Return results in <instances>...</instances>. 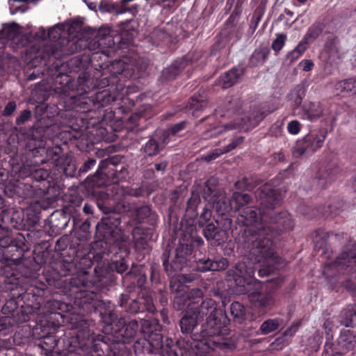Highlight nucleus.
<instances>
[{
    "instance_id": "nucleus-1",
    "label": "nucleus",
    "mask_w": 356,
    "mask_h": 356,
    "mask_svg": "<svg viewBox=\"0 0 356 356\" xmlns=\"http://www.w3.org/2000/svg\"><path fill=\"white\" fill-rule=\"evenodd\" d=\"M255 198L261 207L259 209L253 205V200L248 194L238 192L234 193L230 200L225 196L219 197L213 207L220 215L232 210L238 211L237 222L245 227L239 241L244 244L252 257L262 264V268L258 273L260 277H264L276 268L277 257L273 250L272 228L261 222L268 220L285 230L291 229L294 223L286 211L272 216L273 209L280 204V197L270 184L261 186L256 192Z\"/></svg>"
},
{
    "instance_id": "nucleus-2",
    "label": "nucleus",
    "mask_w": 356,
    "mask_h": 356,
    "mask_svg": "<svg viewBox=\"0 0 356 356\" xmlns=\"http://www.w3.org/2000/svg\"><path fill=\"white\" fill-rule=\"evenodd\" d=\"M147 343L163 356H204L210 350L223 349L229 345L224 338H213L193 343L181 339L175 346L170 339L163 341L160 334H152Z\"/></svg>"
},
{
    "instance_id": "nucleus-3",
    "label": "nucleus",
    "mask_w": 356,
    "mask_h": 356,
    "mask_svg": "<svg viewBox=\"0 0 356 356\" xmlns=\"http://www.w3.org/2000/svg\"><path fill=\"white\" fill-rule=\"evenodd\" d=\"M241 106V104L238 98H229L225 105L226 113L222 114V115L233 118L234 122L225 124L222 127H215L213 130L210 131L211 134H205L204 138L213 137L225 131L235 129H242L245 131L249 130L257 126L268 113H270V111L266 113L257 108L246 115L239 111Z\"/></svg>"
},
{
    "instance_id": "nucleus-4",
    "label": "nucleus",
    "mask_w": 356,
    "mask_h": 356,
    "mask_svg": "<svg viewBox=\"0 0 356 356\" xmlns=\"http://www.w3.org/2000/svg\"><path fill=\"white\" fill-rule=\"evenodd\" d=\"M199 320L206 318L202 325L203 337H218L226 331L225 327L228 321L226 315L216 307L212 299H206L200 305L197 313L194 314Z\"/></svg>"
},
{
    "instance_id": "nucleus-5",
    "label": "nucleus",
    "mask_w": 356,
    "mask_h": 356,
    "mask_svg": "<svg viewBox=\"0 0 356 356\" xmlns=\"http://www.w3.org/2000/svg\"><path fill=\"white\" fill-rule=\"evenodd\" d=\"M238 293H248L250 301L261 312H266L274 305L275 299L272 291H264L260 282H255L252 286L240 285Z\"/></svg>"
},
{
    "instance_id": "nucleus-6",
    "label": "nucleus",
    "mask_w": 356,
    "mask_h": 356,
    "mask_svg": "<svg viewBox=\"0 0 356 356\" xmlns=\"http://www.w3.org/2000/svg\"><path fill=\"white\" fill-rule=\"evenodd\" d=\"M193 278L191 276L178 274L172 277L170 288L176 295L174 298V305L177 309H181L186 301L190 298H199L202 296V291L200 289H193L190 291L186 283L191 282Z\"/></svg>"
},
{
    "instance_id": "nucleus-7",
    "label": "nucleus",
    "mask_w": 356,
    "mask_h": 356,
    "mask_svg": "<svg viewBox=\"0 0 356 356\" xmlns=\"http://www.w3.org/2000/svg\"><path fill=\"white\" fill-rule=\"evenodd\" d=\"M326 136L327 131L323 129L309 132L296 143L293 149V156L300 157L312 154L323 146Z\"/></svg>"
},
{
    "instance_id": "nucleus-8",
    "label": "nucleus",
    "mask_w": 356,
    "mask_h": 356,
    "mask_svg": "<svg viewBox=\"0 0 356 356\" xmlns=\"http://www.w3.org/2000/svg\"><path fill=\"white\" fill-rule=\"evenodd\" d=\"M234 273L236 293L240 285L245 284L248 288L252 286L255 282L258 281L253 277L254 269L250 261L248 264L243 261L238 262L236 265Z\"/></svg>"
},
{
    "instance_id": "nucleus-9",
    "label": "nucleus",
    "mask_w": 356,
    "mask_h": 356,
    "mask_svg": "<svg viewBox=\"0 0 356 356\" xmlns=\"http://www.w3.org/2000/svg\"><path fill=\"white\" fill-rule=\"evenodd\" d=\"M323 114V108L319 102H305L302 106L299 115L301 118L309 121L318 119Z\"/></svg>"
},
{
    "instance_id": "nucleus-10",
    "label": "nucleus",
    "mask_w": 356,
    "mask_h": 356,
    "mask_svg": "<svg viewBox=\"0 0 356 356\" xmlns=\"http://www.w3.org/2000/svg\"><path fill=\"white\" fill-rule=\"evenodd\" d=\"M243 74L242 69H232L220 76L218 84L223 88H228L237 83Z\"/></svg>"
},
{
    "instance_id": "nucleus-11",
    "label": "nucleus",
    "mask_w": 356,
    "mask_h": 356,
    "mask_svg": "<svg viewBox=\"0 0 356 356\" xmlns=\"http://www.w3.org/2000/svg\"><path fill=\"white\" fill-rule=\"evenodd\" d=\"M337 340L341 350L346 352L356 349V334L350 330H342Z\"/></svg>"
},
{
    "instance_id": "nucleus-12",
    "label": "nucleus",
    "mask_w": 356,
    "mask_h": 356,
    "mask_svg": "<svg viewBox=\"0 0 356 356\" xmlns=\"http://www.w3.org/2000/svg\"><path fill=\"white\" fill-rule=\"evenodd\" d=\"M324 54H325L327 62L330 63L335 62L340 58L338 40L337 38H332L327 40Z\"/></svg>"
},
{
    "instance_id": "nucleus-13",
    "label": "nucleus",
    "mask_w": 356,
    "mask_h": 356,
    "mask_svg": "<svg viewBox=\"0 0 356 356\" xmlns=\"http://www.w3.org/2000/svg\"><path fill=\"white\" fill-rule=\"evenodd\" d=\"M335 89L343 95H356V79L350 78L341 81L336 83Z\"/></svg>"
},
{
    "instance_id": "nucleus-14",
    "label": "nucleus",
    "mask_w": 356,
    "mask_h": 356,
    "mask_svg": "<svg viewBox=\"0 0 356 356\" xmlns=\"http://www.w3.org/2000/svg\"><path fill=\"white\" fill-rule=\"evenodd\" d=\"M243 141V137H237L236 138L234 139L232 143H230L226 147L223 149H216L213 150L211 153L206 155L204 156L205 160L207 161H211L213 159H216L221 154L224 153H227L234 148H236L238 145L242 143Z\"/></svg>"
},
{
    "instance_id": "nucleus-15",
    "label": "nucleus",
    "mask_w": 356,
    "mask_h": 356,
    "mask_svg": "<svg viewBox=\"0 0 356 356\" xmlns=\"http://www.w3.org/2000/svg\"><path fill=\"white\" fill-rule=\"evenodd\" d=\"M186 122L185 121L181 122L178 124H175L168 130L164 131L162 133L163 143L167 144L171 136H179L180 132L182 131L186 127Z\"/></svg>"
},
{
    "instance_id": "nucleus-16",
    "label": "nucleus",
    "mask_w": 356,
    "mask_h": 356,
    "mask_svg": "<svg viewBox=\"0 0 356 356\" xmlns=\"http://www.w3.org/2000/svg\"><path fill=\"white\" fill-rule=\"evenodd\" d=\"M163 137L160 139V141L156 140L154 138L149 139L144 147V152L148 156H154L157 154L161 149L163 147Z\"/></svg>"
},
{
    "instance_id": "nucleus-17",
    "label": "nucleus",
    "mask_w": 356,
    "mask_h": 356,
    "mask_svg": "<svg viewBox=\"0 0 356 356\" xmlns=\"http://www.w3.org/2000/svg\"><path fill=\"white\" fill-rule=\"evenodd\" d=\"M355 314L356 311L354 307L351 305L348 306L341 312L338 317L340 325L346 327L350 326L353 321V317Z\"/></svg>"
},
{
    "instance_id": "nucleus-18",
    "label": "nucleus",
    "mask_w": 356,
    "mask_h": 356,
    "mask_svg": "<svg viewBox=\"0 0 356 356\" xmlns=\"http://www.w3.org/2000/svg\"><path fill=\"white\" fill-rule=\"evenodd\" d=\"M198 321L199 319L197 318L196 316H193L186 314L180 321L181 332L184 333L191 332L197 325Z\"/></svg>"
},
{
    "instance_id": "nucleus-19",
    "label": "nucleus",
    "mask_w": 356,
    "mask_h": 356,
    "mask_svg": "<svg viewBox=\"0 0 356 356\" xmlns=\"http://www.w3.org/2000/svg\"><path fill=\"white\" fill-rule=\"evenodd\" d=\"M63 29V25L57 24L51 27L47 33L45 30L43 28H41L40 29L41 35H38V37H40L42 40H46L47 38L56 40L60 36Z\"/></svg>"
},
{
    "instance_id": "nucleus-20",
    "label": "nucleus",
    "mask_w": 356,
    "mask_h": 356,
    "mask_svg": "<svg viewBox=\"0 0 356 356\" xmlns=\"http://www.w3.org/2000/svg\"><path fill=\"white\" fill-rule=\"evenodd\" d=\"M280 322L281 321L279 318L268 319L262 323L260 330L264 334H269L279 327Z\"/></svg>"
},
{
    "instance_id": "nucleus-21",
    "label": "nucleus",
    "mask_w": 356,
    "mask_h": 356,
    "mask_svg": "<svg viewBox=\"0 0 356 356\" xmlns=\"http://www.w3.org/2000/svg\"><path fill=\"white\" fill-rule=\"evenodd\" d=\"M337 262L339 265L350 267L351 270H356V255L343 253L337 258Z\"/></svg>"
},
{
    "instance_id": "nucleus-22",
    "label": "nucleus",
    "mask_w": 356,
    "mask_h": 356,
    "mask_svg": "<svg viewBox=\"0 0 356 356\" xmlns=\"http://www.w3.org/2000/svg\"><path fill=\"white\" fill-rule=\"evenodd\" d=\"M227 266V261L226 259H222L219 262L211 261V260H207L203 263V266L200 267L202 271L206 270H218L219 269H224Z\"/></svg>"
},
{
    "instance_id": "nucleus-23",
    "label": "nucleus",
    "mask_w": 356,
    "mask_h": 356,
    "mask_svg": "<svg viewBox=\"0 0 356 356\" xmlns=\"http://www.w3.org/2000/svg\"><path fill=\"white\" fill-rule=\"evenodd\" d=\"M267 57V51L265 49H256L250 58V64L252 66H258L264 63Z\"/></svg>"
},
{
    "instance_id": "nucleus-24",
    "label": "nucleus",
    "mask_w": 356,
    "mask_h": 356,
    "mask_svg": "<svg viewBox=\"0 0 356 356\" xmlns=\"http://www.w3.org/2000/svg\"><path fill=\"white\" fill-rule=\"evenodd\" d=\"M231 314L233 316L234 319L238 322H241L245 315V309L243 305L238 302H234L232 303L230 306Z\"/></svg>"
},
{
    "instance_id": "nucleus-25",
    "label": "nucleus",
    "mask_w": 356,
    "mask_h": 356,
    "mask_svg": "<svg viewBox=\"0 0 356 356\" xmlns=\"http://www.w3.org/2000/svg\"><path fill=\"white\" fill-rule=\"evenodd\" d=\"M345 353L338 346V341L336 344L330 342H326L324 346L323 356H339L341 353Z\"/></svg>"
},
{
    "instance_id": "nucleus-26",
    "label": "nucleus",
    "mask_w": 356,
    "mask_h": 356,
    "mask_svg": "<svg viewBox=\"0 0 356 356\" xmlns=\"http://www.w3.org/2000/svg\"><path fill=\"white\" fill-rule=\"evenodd\" d=\"M151 213V209L147 206H143L138 209H136L134 213V220L137 222H140L144 220L147 217H148Z\"/></svg>"
},
{
    "instance_id": "nucleus-27",
    "label": "nucleus",
    "mask_w": 356,
    "mask_h": 356,
    "mask_svg": "<svg viewBox=\"0 0 356 356\" xmlns=\"http://www.w3.org/2000/svg\"><path fill=\"white\" fill-rule=\"evenodd\" d=\"M138 330V325L136 321H130L124 328V334L127 338L134 337Z\"/></svg>"
},
{
    "instance_id": "nucleus-28",
    "label": "nucleus",
    "mask_w": 356,
    "mask_h": 356,
    "mask_svg": "<svg viewBox=\"0 0 356 356\" xmlns=\"http://www.w3.org/2000/svg\"><path fill=\"white\" fill-rule=\"evenodd\" d=\"M184 247L177 248L176 249V261H174V266L175 269H181L182 264L185 263L186 259L183 254Z\"/></svg>"
},
{
    "instance_id": "nucleus-29",
    "label": "nucleus",
    "mask_w": 356,
    "mask_h": 356,
    "mask_svg": "<svg viewBox=\"0 0 356 356\" xmlns=\"http://www.w3.org/2000/svg\"><path fill=\"white\" fill-rule=\"evenodd\" d=\"M301 129V124L296 120L290 121L287 124L288 131L293 135L298 134Z\"/></svg>"
},
{
    "instance_id": "nucleus-30",
    "label": "nucleus",
    "mask_w": 356,
    "mask_h": 356,
    "mask_svg": "<svg viewBox=\"0 0 356 356\" xmlns=\"http://www.w3.org/2000/svg\"><path fill=\"white\" fill-rule=\"evenodd\" d=\"M286 41V36L283 34L279 35L273 42L272 49L275 51H279L284 46Z\"/></svg>"
},
{
    "instance_id": "nucleus-31",
    "label": "nucleus",
    "mask_w": 356,
    "mask_h": 356,
    "mask_svg": "<svg viewBox=\"0 0 356 356\" xmlns=\"http://www.w3.org/2000/svg\"><path fill=\"white\" fill-rule=\"evenodd\" d=\"M4 31L7 32L9 38H13L19 33V26L17 24H12L6 27Z\"/></svg>"
},
{
    "instance_id": "nucleus-32",
    "label": "nucleus",
    "mask_w": 356,
    "mask_h": 356,
    "mask_svg": "<svg viewBox=\"0 0 356 356\" xmlns=\"http://www.w3.org/2000/svg\"><path fill=\"white\" fill-rule=\"evenodd\" d=\"M99 10L102 13H111L114 11L115 7L111 3L102 1L99 5Z\"/></svg>"
},
{
    "instance_id": "nucleus-33",
    "label": "nucleus",
    "mask_w": 356,
    "mask_h": 356,
    "mask_svg": "<svg viewBox=\"0 0 356 356\" xmlns=\"http://www.w3.org/2000/svg\"><path fill=\"white\" fill-rule=\"evenodd\" d=\"M31 117V112L28 110L23 111L20 115L16 119V123L17 124H22L26 122Z\"/></svg>"
},
{
    "instance_id": "nucleus-34",
    "label": "nucleus",
    "mask_w": 356,
    "mask_h": 356,
    "mask_svg": "<svg viewBox=\"0 0 356 356\" xmlns=\"http://www.w3.org/2000/svg\"><path fill=\"white\" fill-rule=\"evenodd\" d=\"M311 35H312L311 33H308L306 35L305 40L299 42V44L297 45V47L294 49V50H296L301 56L302 55V54L305 52V51L307 49V41L306 40H307L308 38L311 37Z\"/></svg>"
},
{
    "instance_id": "nucleus-35",
    "label": "nucleus",
    "mask_w": 356,
    "mask_h": 356,
    "mask_svg": "<svg viewBox=\"0 0 356 356\" xmlns=\"http://www.w3.org/2000/svg\"><path fill=\"white\" fill-rule=\"evenodd\" d=\"M211 217V211L207 208H204L200 215V222L203 224L209 221Z\"/></svg>"
},
{
    "instance_id": "nucleus-36",
    "label": "nucleus",
    "mask_w": 356,
    "mask_h": 356,
    "mask_svg": "<svg viewBox=\"0 0 356 356\" xmlns=\"http://www.w3.org/2000/svg\"><path fill=\"white\" fill-rule=\"evenodd\" d=\"M15 109H16V103L15 102H10L6 106V107L3 111V115L4 116H9L15 111Z\"/></svg>"
},
{
    "instance_id": "nucleus-37",
    "label": "nucleus",
    "mask_w": 356,
    "mask_h": 356,
    "mask_svg": "<svg viewBox=\"0 0 356 356\" xmlns=\"http://www.w3.org/2000/svg\"><path fill=\"white\" fill-rule=\"evenodd\" d=\"M300 65L302 66V70L305 72H309L312 70L314 63L311 60H304L300 62Z\"/></svg>"
},
{
    "instance_id": "nucleus-38",
    "label": "nucleus",
    "mask_w": 356,
    "mask_h": 356,
    "mask_svg": "<svg viewBox=\"0 0 356 356\" xmlns=\"http://www.w3.org/2000/svg\"><path fill=\"white\" fill-rule=\"evenodd\" d=\"M216 233V227L213 225L210 224L208 225L207 228L204 230V236L207 238L213 237Z\"/></svg>"
},
{
    "instance_id": "nucleus-39",
    "label": "nucleus",
    "mask_w": 356,
    "mask_h": 356,
    "mask_svg": "<svg viewBox=\"0 0 356 356\" xmlns=\"http://www.w3.org/2000/svg\"><path fill=\"white\" fill-rule=\"evenodd\" d=\"M127 267L125 263L122 261H118L115 263V269L117 272L120 273H123L126 271Z\"/></svg>"
},
{
    "instance_id": "nucleus-40",
    "label": "nucleus",
    "mask_w": 356,
    "mask_h": 356,
    "mask_svg": "<svg viewBox=\"0 0 356 356\" xmlns=\"http://www.w3.org/2000/svg\"><path fill=\"white\" fill-rule=\"evenodd\" d=\"M300 56L301 55L293 49L288 54L287 58L290 60V62H293L298 59Z\"/></svg>"
},
{
    "instance_id": "nucleus-41",
    "label": "nucleus",
    "mask_w": 356,
    "mask_h": 356,
    "mask_svg": "<svg viewBox=\"0 0 356 356\" xmlns=\"http://www.w3.org/2000/svg\"><path fill=\"white\" fill-rule=\"evenodd\" d=\"M191 108L195 110H198L199 108H202L203 107V102H200L199 100L192 99L191 102L190 103Z\"/></svg>"
},
{
    "instance_id": "nucleus-42",
    "label": "nucleus",
    "mask_w": 356,
    "mask_h": 356,
    "mask_svg": "<svg viewBox=\"0 0 356 356\" xmlns=\"http://www.w3.org/2000/svg\"><path fill=\"white\" fill-rule=\"evenodd\" d=\"M96 161L95 159H89L87 162L85 163L83 166V171L87 172L91 168H92Z\"/></svg>"
},
{
    "instance_id": "nucleus-43",
    "label": "nucleus",
    "mask_w": 356,
    "mask_h": 356,
    "mask_svg": "<svg viewBox=\"0 0 356 356\" xmlns=\"http://www.w3.org/2000/svg\"><path fill=\"white\" fill-rule=\"evenodd\" d=\"M296 90L298 97L295 99V102L296 104H300L302 101V96L304 95V91L300 88H296Z\"/></svg>"
},
{
    "instance_id": "nucleus-44",
    "label": "nucleus",
    "mask_w": 356,
    "mask_h": 356,
    "mask_svg": "<svg viewBox=\"0 0 356 356\" xmlns=\"http://www.w3.org/2000/svg\"><path fill=\"white\" fill-rule=\"evenodd\" d=\"M298 326L293 325L290 327H289L285 332L284 335L285 336H289L291 337L293 335V334L297 331Z\"/></svg>"
},
{
    "instance_id": "nucleus-45",
    "label": "nucleus",
    "mask_w": 356,
    "mask_h": 356,
    "mask_svg": "<svg viewBox=\"0 0 356 356\" xmlns=\"http://www.w3.org/2000/svg\"><path fill=\"white\" fill-rule=\"evenodd\" d=\"M333 327L332 322L329 320H326L323 323V327L326 330V334L329 335V331H331L332 327Z\"/></svg>"
},
{
    "instance_id": "nucleus-46",
    "label": "nucleus",
    "mask_w": 356,
    "mask_h": 356,
    "mask_svg": "<svg viewBox=\"0 0 356 356\" xmlns=\"http://www.w3.org/2000/svg\"><path fill=\"white\" fill-rule=\"evenodd\" d=\"M156 169L159 171H163L166 168V163H156L155 165Z\"/></svg>"
},
{
    "instance_id": "nucleus-47",
    "label": "nucleus",
    "mask_w": 356,
    "mask_h": 356,
    "mask_svg": "<svg viewBox=\"0 0 356 356\" xmlns=\"http://www.w3.org/2000/svg\"><path fill=\"white\" fill-rule=\"evenodd\" d=\"M147 309L150 312H154L155 310L154 306L151 300H147Z\"/></svg>"
},
{
    "instance_id": "nucleus-48",
    "label": "nucleus",
    "mask_w": 356,
    "mask_h": 356,
    "mask_svg": "<svg viewBox=\"0 0 356 356\" xmlns=\"http://www.w3.org/2000/svg\"><path fill=\"white\" fill-rule=\"evenodd\" d=\"M46 152L47 156L50 157L51 159H53L54 156L57 154V152H54L52 148H49Z\"/></svg>"
},
{
    "instance_id": "nucleus-49",
    "label": "nucleus",
    "mask_w": 356,
    "mask_h": 356,
    "mask_svg": "<svg viewBox=\"0 0 356 356\" xmlns=\"http://www.w3.org/2000/svg\"><path fill=\"white\" fill-rule=\"evenodd\" d=\"M83 211L86 213H90L92 212L91 207H90V206L87 205V204H85L84 207H83Z\"/></svg>"
},
{
    "instance_id": "nucleus-50",
    "label": "nucleus",
    "mask_w": 356,
    "mask_h": 356,
    "mask_svg": "<svg viewBox=\"0 0 356 356\" xmlns=\"http://www.w3.org/2000/svg\"><path fill=\"white\" fill-rule=\"evenodd\" d=\"M87 5H88V7L89 8V9H90L92 10H96L97 5L95 3L90 2V3H88Z\"/></svg>"
},
{
    "instance_id": "nucleus-51",
    "label": "nucleus",
    "mask_w": 356,
    "mask_h": 356,
    "mask_svg": "<svg viewBox=\"0 0 356 356\" xmlns=\"http://www.w3.org/2000/svg\"><path fill=\"white\" fill-rule=\"evenodd\" d=\"M108 225V222H107V220H103L102 223L99 224L98 223L97 225V229H100L101 227H103L104 226H107Z\"/></svg>"
},
{
    "instance_id": "nucleus-52",
    "label": "nucleus",
    "mask_w": 356,
    "mask_h": 356,
    "mask_svg": "<svg viewBox=\"0 0 356 356\" xmlns=\"http://www.w3.org/2000/svg\"><path fill=\"white\" fill-rule=\"evenodd\" d=\"M163 263L165 270H168V260L167 258L165 257V254L163 255Z\"/></svg>"
},
{
    "instance_id": "nucleus-53",
    "label": "nucleus",
    "mask_w": 356,
    "mask_h": 356,
    "mask_svg": "<svg viewBox=\"0 0 356 356\" xmlns=\"http://www.w3.org/2000/svg\"><path fill=\"white\" fill-rule=\"evenodd\" d=\"M120 238L122 240V242H124L126 241V237L124 236H120Z\"/></svg>"
},
{
    "instance_id": "nucleus-54",
    "label": "nucleus",
    "mask_w": 356,
    "mask_h": 356,
    "mask_svg": "<svg viewBox=\"0 0 356 356\" xmlns=\"http://www.w3.org/2000/svg\"><path fill=\"white\" fill-rule=\"evenodd\" d=\"M140 345V342H138L136 345H135V348L136 350H137L139 347V346Z\"/></svg>"
},
{
    "instance_id": "nucleus-55",
    "label": "nucleus",
    "mask_w": 356,
    "mask_h": 356,
    "mask_svg": "<svg viewBox=\"0 0 356 356\" xmlns=\"http://www.w3.org/2000/svg\"><path fill=\"white\" fill-rule=\"evenodd\" d=\"M104 168V161H102L100 165H99V168Z\"/></svg>"
},
{
    "instance_id": "nucleus-56",
    "label": "nucleus",
    "mask_w": 356,
    "mask_h": 356,
    "mask_svg": "<svg viewBox=\"0 0 356 356\" xmlns=\"http://www.w3.org/2000/svg\"><path fill=\"white\" fill-rule=\"evenodd\" d=\"M115 244L117 245V246H119L120 247V243H118V240H115Z\"/></svg>"
},
{
    "instance_id": "nucleus-57",
    "label": "nucleus",
    "mask_w": 356,
    "mask_h": 356,
    "mask_svg": "<svg viewBox=\"0 0 356 356\" xmlns=\"http://www.w3.org/2000/svg\"><path fill=\"white\" fill-rule=\"evenodd\" d=\"M300 3H304L307 0H298Z\"/></svg>"
},
{
    "instance_id": "nucleus-58",
    "label": "nucleus",
    "mask_w": 356,
    "mask_h": 356,
    "mask_svg": "<svg viewBox=\"0 0 356 356\" xmlns=\"http://www.w3.org/2000/svg\"><path fill=\"white\" fill-rule=\"evenodd\" d=\"M98 206H99V208H100L102 209V207L99 204H98Z\"/></svg>"
}]
</instances>
